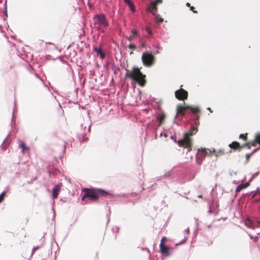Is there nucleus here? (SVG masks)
Instances as JSON below:
<instances>
[{
	"mask_svg": "<svg viewBox=\"0 0 260 260\" xmlns=\"http://www.w3.org/2000/svg\"><path fill=\"white\" fill-rule=\"evenodd\" d=\"M61 184H58L55 185L53 188L52 196L53 199H56L59 194V192L60 190Z\"/></svg>",
	"mask_w": 260,
	"mask_h": 260,
	"instance_id": "nucleus-11",
	"label": "nucleus"
},
{
	"mask_svg": "<svg viewBox=\"0 0 260 260\" xmlns=\"http://www.w3.org/2000/svg\"><path fill=\"white\" fill-rule=\"evenodd\" d=\"M124 2L129 6L130 9L133 12H135L136 11L135 5L131 0H124Z\"/></svg>",
	"mask_w": 260,
	"mask_h": 260,
	"instance_id": "nucleus-17",
	"label": "nucleus"
},
{
	"mask_svg": "<svg viewBox=\"0 0 260 260\" xmlns=\"http://www.w3.org/2000/svg\"><path fill=\"white\" fill-rule=\"evenodd\" d=\"M166 240H167L166 237H162L161 238V239L160 243L159 244V246L164 245V243L166 242Z\"/></svg>",
	"mask_w": 260,
	"mask_h": 260,
	"instance_id": "nucleus-25",
	"label": "nucleus"
},
{
	"mask_svg": "<svg viewBox=\"0 0 260 260\" xmlns=\"http://www.w3.org/2000/svg\"><path fill=\"white\" fill-rule=\"evenodd\" d=\"M257 192L260 194V189L259 188H257Z\"/></svg>",
	"mask_w": 260,
	"mask_h": 260,
	"instance_id": "nucleus-35",
	"label": "nucleus"
},
{
	"mask_svg": "<svg viewBox=\"0 0 260 260\" xmlns=\"http://www.w3.org/2000/svg\"><path fill=\"white\" fill-rule=\"evenodd\" d=\"M160 250L161 253L166 256H169L170 255L169 253V247L165 246V245L162 246H159Z\"/></svg>",
	"mask_w": 260,
	"mask_h": 260,
	"instance_id": "nucleus-15",
	"label": "nucleus"
},
{
	"mask_svg": "<svg viewBox=\"0 0 260 260\" xmlns=\"http://www.w3.org/2000/svg\"><path fill=\"white\" fill-rule=\"evenodd\" d=\"M194 8L193 6L190 7V10H191L194 13H197V11L194 10Z\"/></svg>",
	"mask_w": 260,
	"mask_h": 260,
	"instance_id": "nucleus-28",
	"label": "nucleus"
},
{
	"mask_svg": "<svg viewBox=\"0 0 260 260\" xmlns=\"http://www.w3.org/2000/svg\"><path fill=\"white\" fill-rule=\"evenodd\" d=\"M247 133L240 134L239 138L244 141H246L247 140Z\"/></svg>",
	"mask_w": 260,
	"mask_h": 260,
	"instance_id": "nucleus-22",
	"label": "nucleus"
},
{
	"mask_svg": "<svg viewBox=\"0 0 260 260\" xmlns=\"http://www.w3.org/2000/svg\"><path fill=\"white\" fill-rule=\"evenodd\" d=\"M251 146H256V143L255 142V140H254L252 142H247V143H246L243 144L242 145V147L243 148L244 147H247L249 149H250Z\"/></svg>",
	"mask_w": 260,
	"mask_h": 260,
	"instance_id": "nucleus-19",
	"label": "nucleus"
},
{
	"mask_svg": "<svg viewBox=\"0 0 260 260\" xmlns=\"http://www.w3.org/2000/svg\"><path fill=\"white\" fill-rule=\"evenodd\" d=\"M189 110L192 113L196 114L200 113V109L199 107H192L189 105H186L185 103L184 105H179L177 107V116H183L186 113H188Z\"/></svg>",
	"mask_w": 260,
	"mask_h": 260,
	"instance_id": "nucleus-4",
	"label": "nucleus"
},
{
	"mask_svg": "<svg viewBox=\"0 0 260 260\" xmlns=\"http://www.w3.org/2000/svg\"><path fill=\"white\" fill-rule=\"evenodd\" d=\"M245 224L247 227L251 228V229H254L255 227V226L254 225L253 222L251 220L249 219H247L245 221Z\"/></svg>",
	"mask_w": 260,
	"mask_h": 260,
	"instance_id": "nucleus-18",
	"label": "nucleus"
},
{
	"mask_svg": "<svg viewBox=\"0 0 260 260\" xmlns=\"http://www.w3.org/2000/svg\"><path fill=\"white\" fill-rule=\"evenodd\" d=\"M153 2L156 3V5L159 3H161L162 2V0H156L155 1H154Z\"/></svg>",
	"mask_w": 260,
	"mask_h": 260,
	"instance_id": "nucleus-30",
	"label": "nucleus"
},
{
	"mask_svg": "<svg viewBox=\"0 0 260 260\" xmlns=\"http://www.w3.org/2000/svg\"><path fill=\"white\" fill-rule=\"evenodd\" d=\"M250 180H249V181L246 182L245 184H240L238 185L237 186V187H236V190H235L236 193H238L242 189L246 188V187H247L250 185Z\"/></svg>",
	"mask_w": 260,
	"mask_h": 260,
	"instance_id": "nucleus-14",
	"label": "nucleus"
},
{
	"mask_svg": "<svg viewBox=\"0 0 260 260\" xmlns=\"http://www.w3.org/2000/svg\"><path fill=\"white\" fill-rule=\"evenodd\" d=\"M6 196V192H3L0 194V203L3 202V201L4 200V198Z\"/></svg>",
	"mask_w": 260,
	"mask_h": 260,
	"instance_id": "nucleus-24",
	"label": "nucleus"
},
{
	"mask_svg": "<svg viewBox=\"0 0 260 260\" xmlns=\"http://www.w3.org/2000/svg\"><path fill=\"white\" fill-rule=\"evenodd\" d=\"M207 110H209L210 112H211V113L212 112V111L211 110L210 108H208Z\"/></svg>",
	"mask_w": 260,
	"mask_h": 260,
	"instance_id": "nucleus-34",
	"label": "nucleus"
},
{
	"mask_svg": "<svg viewBox=\"0 0 260 260\" xmlns=\"http://www.w3.org/2000/svg\"><path fill=\"white\" fill-rule=\"evenodd\" d=\"M146 30L147 31V32L149 34V35H151L152 34V32H151V31L150 30V28H148V27H146Z\"/></svg>",
	"mask_w": 260,
	"mask_h": 260,
	"instance_id": "nucleus-29",
	"label": "nucleus"
},
{
	"mask_svg": "<svg viewBox=\"0 0 260 260\" xmlns=\"http://www.w3.org/2000/svg\"><path fill=\"white\" fill-rule=\"evenodd\" d=\"M125 77L134 80L141 86H144L146 83V76L137 67L133 68L131 71L127 70Z\"/></svg>",
	"mask_w": 260,
	"mask_h": 260,
	"instance_id": "nucleus-1",
	"label": "nucleus"
},
{
	"mask_svg": "<svg viewBox=\"0 0 260 260\" xmlns=\"http://www.w3.org/2000/svg\"><path fill=\"white\" fill-rule=\"evenodd\" d=\"M155 58L151 52H145L142 54V60L144 66L149 67L155 62Z\"/></svg>",
	"mask_w": 260,
	"mask_h": 260,
	"instance_id": "nucleus-5",
	"label": "nucleus"
},
{
	"mask_svg": "<svg viewBox=\"0 0 260 260\" xmlns=\"http://www.w3.org/2000/svg\"><path fill=\"white\" fill-rule=\"evenodd\" d=\"M229 147L234 150H241L243 147L242 145H240V143L237 141H234L229 145Z\"/></svg>",
	"mask_w": 260,
	"mask_h": 260,
	"instance_id": "nucleus-10",
	"label": "nucleus"
},
{
	"mask_svg": "<svg viewBox=\"0 0 260 260\" xmlns=\"http://www.w3.org/2000/svg\"><path fill=\"white\" fill-rule=\"evenodd\" d=\"M156 5V3L152 2L148 7V11L153 15H155L157 11Z\"/></svg>",
	"mask_w": 260,
	"mask_h": 260,
	"instance_id": "nucleus-12",
	"label": "nucleus"
},
{
	"mask_svg": "<svg viewBox=\"0 0 260 260\" xmlns=\"http://www.w3.org/2000/svg\"><path fill=\"white\" fill-rule=\"evenodd\" d=\"M214 152V149L212 151L209 149L201 148L199 149L196 154V161L198 164L201 165L202 163L203 159L208 154L211 155Z\"/></svg>",
	"mask_w": 260,
	"mask_h": 260,
	"instance_id": "nucleus-6",
	"label": "nucleus"
},
{
	"mask_svg": "<svg viewBox=\"0 0 260 260\" xmlns=\"http://www.w3.org/2000/svg\"><path fill=\"white\" fill-rule=\"evenodd\" d=\"M19 147L22 149V152L24 153L25 151H28L29 148L26 147L25 145V143L23 142H21L19 145Z\"/></svg>",
	"mask_w": 260,
	"mask_h": 260,
	"instance_id": "nucleus-21",
	"label": "nucleus"
},
{
	"mask_svg": "<svg viewBox=\"0 0 260 260\" xmlns=\"http://www.w3.org/2000/svg\"><path fill=\"white\" fill-rule=\"evenodd\" d=\"M175 97L180 101H184L188 98V92L184 89L180 88L175 92Z\"/></svg>",
	"mask_w": 260,
	"mask_h": 260,
	"instance_id": "nucleus-7",
	"label": "nucleus"
},
{
	"mask_svg": "<svg viewBox=\"0 0 260 260\" xmlns=\"http://www.w3.org/2000/svg\"><path fill=\"white\" fill-rule=\"evenodd\" d=\"M131 31L132 35L126 38L129 41L134 40L135 38L139 35L138 31L136 29H132Z\"/></svg>",
	"mask_w": 260,
	"mask_h": 260,
	"instance_id": "nucleus-16",
	"label": "nucleus"
},
{
	"mask_svg": "<svg viewBox=\"0 0 260 260\" xmlns=\"http://www.w3.org/2000/svg\"><path fill=\"white\" fill-rule=\"evenodd\" d=\"M166 118V115L164 114H161L157 116V120L159 121V125H161L164 122Z\"/></svg>",
	"mask_w": 260,
	"mask_h": 260,
	"instance_id": "nucleus-20",
	"label": "nucleus"
},
{
	"mask_svg": "<svg viewBox=\"0 0 260 260\" xmlns=\"http://www.w3.org/2000/svg\"><path fill=\"white\" fill-rule=\"evenodd\" d=\"M84 193L82 197V200L84 201L85 198H89L90 200L96 201L100 197H106L109 193L105 190L98 188H88L83 189Z\"/></svg>",
	"mask_w": 260,
	"mask_h": 260,
	"instance_id": "nucleus-2",
	"label": "nucleus"
},
{
	"mask_svg": "<svg viewBox=\"0 0 260 260\" xmlns=\"http://www.w3.org/2000/svg\"><path fill=\"white\" fill-rule=\"evenodd\" d=\"M197 132V129L194 127H192L188 132L184 134V138L177 142L178 145L187 148L189 152L191 151L192 144L191 137Z\"/></svg>",
	"mask_w": 260,
	"mask_h": 260,
	"instance_id": "nucleus-3",
	"label": "nucleus"
},
{
	"mask_svg": "<svg viewBox=\"0 0 260 260\" xmlns=\"http://www.w3.org/2000/svg\"><path fill=\"white\" fill-rule=\"evenodd\" d=\"M251 156V154L250 153H247L245 155V157H246V162H248L250 159V158Z\"/></svg>",
	"mask_w": 260,
	"mask_h": 260,
	"instance_id": "nucleus-26",
	"label": "nucleus"
},
{
	"mask_svg": "<svg viewBox=\"0 0 260 260\" xmlns=\"http://www.w3.org/2000/svg\"><path fill=\"white\" fill-rule=\"evenodd\" d=\"M258 149H260V148H257V149H254V150H253V151L250 153V154H251V155H252L253 154H254L255 152H256V151H257Z\"/></svg>",
	"mask_w": 260,
	"mask_h": 260,
	"instance_id": "nucleus-31",
	"label": "nucleus"
},
{
	"mask_svg": "<svg viewBox=\"0 0 260 260\" xmlns=\"http://www.w3.org/2000/svg\"><path fill=\"white\" fill-rule=\"evenodd\" d=\"M26 238L25 233L22 232L18 233L16 236V240L18 244H21L24 243V240Z\"/></svg>",
	"mask_w": 260,
	"mask_h": 260,
	"instance_id": "nucleus-9",
	"label": "nucleus"
},
{
	"mask_svg": "<svg viewBox=\"0 0 260 260\" xmlns=\"http://www.w3.org/2000/svg\"><path fill=\"white\" fill-rule=\"evenodd\" d=\"M260 224V222H258Z\"/></svg>",
	"mask_w": 260,
	"mask_h": 260,
	"instance_id": "nucleus-36",
	"label": "nucleus"
},
{
	"mask_svg": "<svg viewBox=\"0 0 260 260\" xmlns=\"http://www.w3.org/2000/svg\"><path fill=\"white\" fill-rule=\"evenodd\" d=\"M93 50L97 52L98 54L100 55V58L101 59H104L105 57V53L102 50V47L101 46L98 47H93Z\"/></svg>",
	"mask_w": 260,
	"mask_h": 260,
	"instance_id": "nucleus-13",
	"label": "nucleus"
},
{
	"mask_svg": "<svg viewBox=\"0 0 260 260\" xmlns=\"http://www.w3.org/2000/svg\"><path fill=\"white\" fill-rule=\"evenodd\" d=\"M219 152L221 154H224V151L223 150L219 151Z\"/></svg>",
	"mask_w": 260,
	"mask_h": 260,
	"instance_id": "nucleus-32",
	"label": "nucleus"
},
{
	"mask_svg": "<svg viewBox=\"0 0 260 260\" xmlns=\"http://www.w3.org/2000/svg\"><path fill=\"white\" fill-rule=\"evenodd\" d=\"M255 142L260 144V134H257L256 135L255 137Z\"/></svg>",
	"mask_w": 260,
	"mask_h": 260,
	"instance_id": "nucleus-23",
	"label": "nucleus"
},
{
	"mask_svg": "<svg viewBox=\"0 0 260 260\" xmlns=\"http://www.w3.org/2000/svg\"><path fill=\"white\" fill-rule=\"evenodd\" d=\"M186 6H188V7H191V6H190V4L189 3H187L186 4Z\"/></svg>",
	"mask_w": 260,
	"mask_h": 260,
	"instance_id": "nucleus-33",
	"label": "nucleus"
},
{
	"mask_svg": "<svg viewBox=\"0 0 260 260\" xmlns=\"http://www.w3.org/2000/svg\"><path fill=\"white\" fill-rule=\"evenodd\" d=\"M94 19L97 21L98 23L100 25H104L105 27H107L108 25V22L106 20L105 16L104 14H99L94 16Z\"/></svg>",
	"mask_w": 260,
	"mask_h": 260,
	"instance_id": "nucleus-8",
	"label": "nucleus"
},
{
	"mask_svg": "<svg viewBox=\"0 0 260 260\" xmlns=\"http://www.w3.org/2000/svg\"><path fill=\"white\" fill-rule=\"evenodd\" d=\"M128 47L131 49L134 50L136 49V46L133 44H131L128 45Z\"/></svg>",
	"mask_w": 260,
	"mask_h": 260,
	"instance_id": "nucleus-27",
	"label": "nucleus"
}]
</instances>
